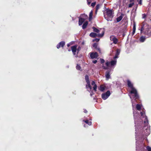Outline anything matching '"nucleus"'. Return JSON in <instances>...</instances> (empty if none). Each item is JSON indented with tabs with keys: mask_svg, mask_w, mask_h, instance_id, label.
<instances>
[{
	"mask_svg": "<svg viewBox=\"0 0 151 151\" xmlns=\"http://www.w3.org/2000/svg\"><path fill=\"white\" fill-rule=\"evenodd\" d=\"M127 81V85L130 88V93L129 94V96L131 100L132 104L135 127L136 140H137V135L139 131V126L138 125V122H142L144 121L145 125L143 129L145 135L146 136L148 135L150 133V127L148 126V121L147 116H145L144 109H142V111L140 112L141 117L139 118V113L134 110V107L135 106V102L136 101V99H138L139 96L137 90L133 87V84L131 81L128 80Z\"/></svg>",
	"mask_w": 151,
	"mask_h": 151,
	"instance_id": "f257e3e1",
	"label": "nucleus"
},
{
	"mask_svg": "<svg viewBox=\"0 0 151 151\" xmlns=\"http://www.w3.org/2000/svg\"><path fill=\"white\" fill-rule=\"evenodd\" d=\"M85 78L87 84L86 85V88L87 91L89 92H91L90 93V96H92L93 95L92 92L91 91L92 87L90 85V81L89 79V77L87 75H86L85 76Z\"/></svg>",
	"mask_w": 151,
	"mask_h": 151,
	"instance_id": "f03ea898",
	"label": "nucleus"
},
{
	"mask_svg": "<svg viewBox=\"0 0 151 151\" xmlns=\"http://www.w3.org/2000/svg\"><path fill=\"white\" fill-rule=\"evenodd\" d=\"M106 11L108 17H107L105 16V18L107 21H111V19L113 17L112 10H111L107 9L106 10Z\"/></svg>",
	"mask_w": 151,
	"mask_h": 151,
	"instance_id": "7ed1b4c3",
	"label": "nucleus"
},
{
	"mask_svg": "<svg viewBox=\"0 0 151 151\" xmlns=\"http://www.w3.org/2000/svg\"><path fill=\"white\" fill-rule=\"evenodd\" d=\"M110 92L109 91H107L106 93H103L101 97L104 100H106L107 99L110 95Z\"/></svg>",
	"mask_w": 151,
	"mask_h": 151,
	"instance_id": "20e7f679",
	"label": "nucleus"
},
{
	"mask_svg": "<svg viewBox=\"0 0 151 151\" xmlns=\"http://www.w3.org/2000/svg\"><path fill=\"white\" fill-rule=\"evenodd\" d=\"M116 63V60H112L110 62H106V65L107 67H109L110 65H111L112 67L115 65Z\"/></svg>",
	"mask_w": 151,
	"mask_h": 151,
	"instance_id": "39448f33",
	"label": "nucleus"
},
{
	"mask_svg": "<svg viewBox=\"0 0 151 151\" xmlns=\"http://www.w3.org/2000/svg\"><path fill=\"white\" fill-rule=\"evenodd\" d=\"M110 40L111 41L113 42V43L114 44H116L118 42V40L114 35H111L110 37Z\"/></svg>",
	"mask_w": 151,
	"mask_h": 151,
	"instance_id": "423d86ee",
	"label": "nucleus"
},
{
	"mask_svg": "<svg viewBox=\"0 0 151 151\" xmlns=\"http://www.w3.org/2000/svg\"><path fill=\"white\" fill-rule=\"evenodd\" d=\"M90 56L92 59L96 58L98 57V54L96 52H91L90 53Z\"/></svg>",
	"mask_w": 151,
	"mask_h": 151,
	"instance_id": "0eeeda50",
	"label": "nucleus"
},
{
	"mask_svg": "<svg viewBox=\"0 0 151 151\" xmlns=\"http://www.w3.org/2000/svg\"><path fill=\"white\" fill-rule=\"evenodd\" d=\"M65 42L64 41H62L59 42L57 45V48L58 49L60 47H63L65 45Z\"/></svg>",
	"mask_w": 151,
	"mask_h": 151,
	"instance_id": "6e6552de",
	"label": "nucleus"
},
{
	"mask_svg": "<svg viewBox=\"0 0 151 151\" xmlns=\"http://www.w3.org/2000/svg\"><path fill=\"white\" fill-rule=\"evenodd\" d=\"M77 47L76 45H74L71 47V50L74 55H76V52H77Z\"/></svg>",
	"mask_w": 151,
	"mask_h": 151,
	"instance_id": "1a4fd4ad",
	"label": "nucleus"
},
{
	"mask_svg": "<svg viewBox=\"0 0 151 151\" xmlns=\"http://www.w3.org/2000/svg\"><path fill=\"white\" fill-rule=\"evenodd\" d=\"M85 20V19L82 17H79L78 24L79 25H81L83 23Z\"/></svg>",
	"mask_w": 151,
	"mask_h": 151,
	"instance_id": "9d476101",
	"label": "nucleus"
},
{
	"mask_svg": "<svg viewBox=\"0 0 151 151\" xmlns=\"http://www.w3.org/2000/svg\"><path fill=\"white\" fill-rule=\"evenodd\" d=\"M107 89L105 85H101L100 86L99 89L101 91H104Z\"/></svg>",
	"mask_w": 151,
	"mask_h": 151,
	"instance_id": "9b49d317",
	"label": "nucleus"
},
{
	"mask_svg": "<svg viewBox=\"0 0 151 151\" xmlns=\"http://www.w3.org/2000/svg\"><path fill=\"white\" fill-rule=\"evenodd\" d=\"M105 77L106 80H108L111 77L110 74V72L109 71H107L106 72Z\"/></svg>",
	"mask_w": 151,
	"mask_h": 151,
	"instance_id": "f8f14e48",
	"label": "nucleus"
},
{
	"mask_svg": "<svg viewBox=\"0 0 151 151\" xmlns=\"http://www.w3.org/2000/svg\"><path fill=\"white\" fill-rule=\"evenodd\" d=\"M120 50L119 49H117L116 50V53L114 57V59H115L118 58V56L119 55L120 53Z\"/></svg>",
	"mask_w": 151,
	"mask_h": 151,
	"instance_id": "ddd939ff",
	"label": "nucleus"
},
{
	"mask_svg": "<svg viewBox=\"0 0 151 151\" xmlns=\"http://www.w3.org/2000/svg\"><path fill=\"white\" fill-rule=\"evenodd\" d=\"M91 85L93 86V90L96 92V91L97 86L95 84V82L94 81H93L91 83Z\"/></svg>",
	"mask_w": 151,
	"mask_h": 151,
	"instance_id": "4468645a",
	"label": "nucleus"
},
{
	"mask_svg": "<svg viewBox=\"0 0 151 151\" xmlns=\"http://www.w3.org/2000/svg\"><path fill=\"white\" fill-rule=\"evenodd\" d=\"M93 47L96 48V50L101 53V50L99 47H97V44L96 43H94L93 45Z\"/></svg>",
	"mask_w": 151,
	"mask_h": 151,
	"instance_id": "2eb2a0df",
	"label": "nucleus"
},
{
	"mask_svg": "<svg viewBox=\"0 0 151 151\" xmlns=\"http://www.w3.org/2000/svg\"><path fill=\"white\" fill-rule=\"evenodd\" d=\"M90 36L92 37H94L97 36V34L95 33L91 32L90 34Z\"/></svg>",
	"mask_w": 151,
	"mask_h": 151,
	"instance_id": "dca6fc26",
	"label": "nucleus"
},
{
	"mask_svg": "<svg viewBox=\"0 0 151 151\" xmlns=\"http://www.w3.org/2000/svg\"><path fill=\"white\" fill-rule=\"evenodd\" d=\"M145 37L144 36H142L141 37H140L139 39V40L141 42H144V41L145 40Z\"/></svg>",
	"mask_w": 151,
	"mask_h": 151,
	"instance_id": "f3484780",
	"label": "nucleus"
},
{
	"mask_svg": "<svg viewBox=\"0 0 151 151\" xmlns=\"http://www.w3.org/2000/svg\"><path fill=\"white\" fill-rule=\"evenodd\" d=\"M88 24V22L87 21H86V22H85L84 23V24H83L82 26V28L83 29H85L87 27Z\"/></svg>",
	"mask_w": 151,
	"mask_h": 151,
	"instance_id": "a211bd4d",
	"label": "nucleus"
},
{
	"mask_svg": "<svg viewBox=\"0 0 151 151\" xmlns=\"http://www.w3.org/2000/svg\"><path fill=\"white\" fill-rule=\"evenodd\" d=\"M122 18L123 16H122V15L117 18L116 19L117 22H120L122 19Z\"/></svg>",
	"mask_w": 151,
	"mask_h": 151,
	"instance_id": "6ab92c4d",
	"label": "nucleus"
},
{
	"mask_svg": "<svg viewBox=\"0 0 151 151\" xmlns=\"http://www.w3.org/2000/svg\"><path fill=\"white\" fill-rule=\"evenodd\" d=\"M136 108L137 110L140 111L141 109V105L140 104H137L136 105Z\"/></svg>",
	"mask_w": 151,
	"mask_h": 151,
	"instance_id": "aec40b11",
	"label": "nucleus"
},
{
	"mask_svg": "<svg viewBox=\"0 0 151 151\" xmlns=\"http://www.w3.org/2000/svg\"><path fill=\"white\" fill-rule=\"evenodd\" d=\"M80 17L84 18V19H85V20L87 19L88 18L87 15H86L85 14H81Z\"/></svg>",
	"mask_w": 151,
	"mask_h": 151,
	"instance_id": "412c9836",
	"label": "nucleus"
},
{
	"mask_svg": "<svg viewBox=\"0 0 151 151\" xmlns=\"http://www.w3.org/2000/svg\"><path fill=\"white\" fill-rule=\"evenodd\" d=\"M92 28L93 29L94 32L97 33H99L100 32V30L99 29L95 28V27H93Z\"/></svg>",
	"mask_w": 151,
	"mask_h": 151,
	"instance_id": "4be33fe9",
	"label": "nucleus"
},
{
	"mask_svg": "<svg viewBox=\"0 0 151 151\" xmlns=\"http://www.w3.org/2000/svg\"><path fill=\"white\" fill-rule=\"evenodd\" d=\"M83 121L85 122L86 123L88 124L89 125H91L92 124V122L91 121H89L88 120H83Z\"/></svg>",
	"mask_w": 151,
	"mask_h": 151,
	"instance_id": "5701e85b",
	"label": "nucleus"
},
{
	"mask_svg": "<svg viewBox=\"0 0 151 151\" xmlns=\"http://www.w3.org/2000/svg\"><path fill=\"white\" fill-rule=\"evenodd\" d=\"M101 6V5L100 4H98L96 6V13L98 10L100 8Z\"/></svg>",
	"mask_w": 151,
	"mask_h": 151,
	"instance_id": "b1692460",
	"label": "nucleus"
},
{
	"mask_svg": "<svg viewBox=\"0 0 151 151\" xmlns=\"http://www.w3.org/2000/svg\"><path fill=\"white\" fill-rule=\"evenodd\" d=\"M104 34V32H103L101 34H97V36L99 37H102L103 36Z\"/></svg>",
	"mask_w": 151,
	"mask_h": 151,
	"instance_id": "393cba45",
	"label": "nucleus"
},
{
	"mask_svg": "<svg viewBox=\"0 0 151 151\" xmlns=\"http://www.w3.org/2000/svg\"><path fill=\"white\" fill-rule=\"evenodd\" d=\"M92 14H93V12H92V11H91L90 12V13H89V20L90 19H92Z\"/></svg>",
	"mask_w": 151,
	"mask_h": 151,
	"instance_id": "a878e982",
	"label": "nucleus"
},
{
	"mask_svg": "<svg viewBox=\"0 0 151 151\" xmlns=\"http://www.w3.org/2000/svg\"><path fill=\"white\" fill-rule=\"evenodd\" d=\"M76 68L77 70H81V66L77 64L76 67Z\"/></svg>",
	"mask_w": 151,
	"mask_h": 151,
	"instance_id": "bb28decb",
	"label": "nucleus"
},
{
	"mask_svg": "<svg viewBox=\"0 0 151 151\" xmlns=\"http://www.w3.org/2000/svg\"><path fill=\"white\" fill-rule=\"evenodd\" d=\"M142 18L143 19H145L146 18L147 16L145 14H142Z\"/></svg>",
	"mask_w": 151,
	"mask_h": 151,
	"instance_id": "cd10ccee",
	"label": "nucleus"
},
{
	"mask_svg": "<svg viewBox=\"0 0 151 151\" xmlns=\"http://www.w3.org/2000/svg\"><path fill=\"white\" fill-rule=\"evenodd\" d=\"M81 49V48L80 47H78V48H77V54H78L79 51Z\"/></svg>",
	"mask_w": 151,
	"mask_h": 151,
	"instance_id": "c85d7f7f",
	"label": "nucleus"
},
{
	"mask_svg": "<svg viewBox=\"0 0 151 151\" xmlns=\"http://www.w3.org/2000/svg\"><path fill=\"white\" fill-rule=\"evenodd\" d=\"M134 3L132 2V3L130 4L128 6V7L129 8H130L132 7L134 5Z\"/></svg>",
	"mask_w": 151,
	"mask_h": 151,
	"instance_id": "c756f323",
	"label": "nucleus"
},
{
	"mask_svg": "<svg viewBox=\"0 0 151 151\" xmlns=\"http://www.w3.org/2000/svg\"><path fill=\"white\" fill-rule=\"evenodd\" d=\"M146 148L148 151H151V148L149 146L147 147Z\"/></svg>",
	"mask_w": 151,
	"mask_h": 151,
	"instance_id": "7c9ffc66",
	"label": "nucleus"
},
{
	"mask_svg": "<svg viewBox=\"0 0 151 151\" xmlns=\"http://www.w3.org/2000/svg\"><path fill=\"white\" fill-rule=\"evenodd\" d=\"M120 1H119L118 2H117L116 4H115V5H116V7H117V6L120 4Z\"/></svg>",
	"mask_w": 151,
	"mask_h": 151,
	"instance_id": "2f4dec72",
	"label": "nucleus"
},
{
	"mask_svg": "<svg viewBox=\"0 0 151 151\" xmlns=\"http://www.w3.org/2000/svg\"><path fill=\"white\" fill-rule=\"evenodd\" d=\"M96 2H94L92 3L91 4V6L93 7L96 4Z\"/></svg>",
	"mask_w": 151,
	"mask_h": 151,
	"instance_id": "473e14b6",
	"label": "nucleus"
},
{
	"mask_svg": "<svg viewBox=\"0 0 151 151\" xmlns=\"http://www.w3.org/2000/svg\"><path fill=\"white\" fill-rule=\"evenodd\" d=\"M100 61L101 63H104V60L103 59H101Z\"/></svg>",
	"mask_w": 151,
	"mask_h": 151,
	"instance_id": "72a5a7b5",
	"label": "nucleus"
},
{
	"mask_svg": "<svg viewBox=\"0 0 151 151\" xmlns=\"http://www.w3.org/2000/svg\"><path fill=\"white\" fill-rule=\"evenodd\" d=\"M72 42H70L68 44H67V46L68 47H69L71 45H72Z\"/></svg>",
	"mask_w": 151,
	"mask_h": 151,
	"instance_id": "f704fd0d",
	"label": "nucleus"
},
{
	"mask_svg": "<svg viewBox=\"0 0 151 151\" xmlns=\"http://www.w3.org/2000/svg\"><path fill=\"white\" fill-rule=\"evenodd\" d=\"M133 30H136V25L135 24H133Z\"/></svg>",
	"mask_w": 151,
	"mask_h": 151,
	"instance_id": "c9c22d12",
	"label": "nucleus"
},
{
	"mask_svg": "<svg viewBox=\"0 0 151 151\" xmlns=\"http://www.w3.org/2000/svg\"><path fill=\"white\" fill-rule=\"evenodd\" d=\"M99 40V39L98 38H96L95 39L94 41H96V42H98Z\"/></svg>",
	"mask_w": 151,
	"mask_h": 151,
	"instance_id": "e433bc0d",
	"label": "nucleus"
},
{
	"mask_svg": "<svg viewBox=\"0 0 151 151\" xmlns=\"http://www.w3.org/2000/svg\"><path fill=\"white\" fill-rule=\"evenodd\" d=\"M87 2L88 5H90L91 4V2L89 1V0H87Z\"/></svg>",
	"mask_w": 151,
	"mask_h": 151,
	"instance_id": "4c0bfd02",
	"label": "nucleus"
},
{
	"mask_svg": "<svg viewBox=\"0 0 151 151\" xmlns=\"http://www.w3.org/2000/svg\"><path fill=\"white\" fill-rule=\"evenodd\" d=\"M97 61L96 60H95L93 61V63H97Z\"/></svg>",
	"mask_w": 151,
	"mask_h": 151,
	"instance_id": "58836bf2",
	"label": "nucleus"
},
{
	"mask_svg": "<svg viewBox=\"0 0 151 151\" xmlns=\"http://www.w3.org/2000/svg\"><path fill=\"white\" fill-rule=\"evenodd\" d=\"M139 4H142V0H139Z\"/></svg>",
	"mask_w": 151,
	"mask_h": 151,
	"instance_id": "ea45409f",
	"label": "nucleus"
},
{
	"mask_svg": "<svg viewBox=\"0 0 151 151\" xmlns=\"http://www.w3.org/2000/svg\"><path fill=\"white\" fill-rule=\"evenodd\" d=\"M144 29V28H143V27H141V32Z\"/></svg>",
	"mask_w": 151,
	"mask_h": 151,
	"instance_id": "a19ab883",
	"label": "nucleus"
},
{
	"mask_svg": "<svg viewBox=\"0 0 151 151\" xmlns=\"http://www.w3.org/2000/svg\"><path fill=\"white\" fill-rule=\"evenodd\" d=\"M135 32V30H133V31H132V32L133 35L134 34V33Z\"/></svg>",
	"mask_w": 151,
	"mask_h": 151,
	"instance_id": "79ce46f5",
	"label": "nucleus"
},
{
	"mask_svg": "<svg viewBox=\"0 0 151 151\" xmlns=\"http://www.w3.org/2000/svg\"><path fill=\"white\" fill-rule=\"evenodd\" d=\"M103 68L105 69H106L108 68L107 67H106L104 66H103Z\"/></svg>",
	"mask_w": 151,
	"mask_h": 151,
	"instance_id": "37998d69",
	"label": "nucleus"
},
{
	"mask_svg": "<svg viewBox=\"0 0 151 151\" xmlns=\"http://www.w3.org/2000/svg\"><path fill=\"white\" fill-rule=\"evenodd\" d=\"M84 113H86L87 112V111L86 109H84Z\"/></svg>",
	"mask_w": 151,
	"mask_h": 151,
	"instance_id": "c03bdc74",
	"label": "nucleus"
},
{
	"mask_svg": "<svg viewBox=\"0 0 151 151\" xmlns=\"http://www.w3.org/2000/svg\"><path fill=\"white\" fill-rule=\"evenodd\" d=\"M133 1H134V0H130V2H132V3L133 2Z\"/></svg>",
	"mask_w": 151,
	"mask_h": 151,
	"instance_id": "a18cd8bd",
	"label": "nucleus"
},
{
	"mask_svg": "<svg viewBox=\"0 0 151 151\" xmlns=\"http://www.w3.org/2000/svg\"><path fill=\"white\" fill-rule=\"evenodd\" d=\"M68 51H70V49H69L68 50Z\"/></svg>",
	"mask_w": 151,
	"mask_h": 151,
	"instance_id": "49530a36",
	"label": "nucleus"
},
{
	"mask_svg": "<svg viewBox=\"0 0 151 151\" xmlns=\"http://www.w3.org/2000/svg\"><path fill=\"white\" fill-rule=\"evenodd\" d=\"M77 56H77V55L76 56V57H77Z\"/></svg>",
	"mask_w": 151,
	"mask_h": 151,
	"instance_id": "de8ad7c7",
	"label": "nucleus"
}]
</instances>
